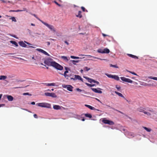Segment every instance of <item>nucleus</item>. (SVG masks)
<instances>
[{
    "label": "nucleus",
    "mask_w": 157,
    "mask_h": 157,
    "mask_svg": "<svg viewBox=\"0 0 157 157\" xmlns=\"http://www.w3.org/2000/svg\"><path fill=\"white\" fill-rule=\"evenodd\" d=\"M71 58L74 59H78L79 58L78 57L74 56H71Z\"/></svg>",
    "instance_id": "obj_45"
},
{
    "label": "nucleus",
    "mask_w": 157,
    "mask_h": 157,
    "mask_svg": "<svg viewBox=\"0 0 157 157\" xmlns=\"http://www.w3.org/2000/svg\"><path fill=\"white\" fill-rule=\"evenodd\" d=\"M126 71H127V72H130V73H131L132 74H133V75H136V74L135 73V72H132V71H129L128 70H127Z\"/></svg>",
    "instance_id": "obj_43"
},
{
    "label": "nucleus",
    "mask_w": 157,
    "mask_h": 157,
    "mask_svg": "<svg viewBox=\"0 0 157 157\" xmlns=\"http://www.w3.org/2000/svg\"><path fill=\"white\" fill-rule=\"evenodd\" d=\"M61 58L66 61H67L69 60V59H67V57L66 56H61Z\"/></svg>",
    "instance_id": "obj_28"
},
{
    "label": "nucleus",
    "mask_w": 157,
    "mask_h": 157,
    "mask_svg": "<svg viewBox=\"0 0 157 157\" xmlns=\"http://www.w3.org/2000/svg\"><path fill=\"white\" fill-rule=\"evenodd\" d=\"M85 117L90 118H91L92 117V115L90 114L86 113L85 114Z\"/></svg>",
    "instance_id": "obj_32"
},
{
    "label": "nucleus",
    "mask_w": 157,
    "mask_h": 157,
    "mask_svg": "<svg viewBox=\"0 0 157 157\" xmlns=\"http://www.w3.org/2000/svg\"><path fill=\"white\" fill-rule=\"evenodd\" d=\"M68 72V70H66L65 72L63 74H62V75H63L65 77H68V75L67 74V73Z\"/></svg>",
    "instance_id": "obj_31"
},
{
    "label": "nucleus",
    "mask_w": 157,
    "mask_h": 157,
    "mask_svg": "<svg viewBox=\"0 0 157 157\" xmlns=\"http://www.w3.org/2000/svg\"><path fill=\"white\" fill-rule=\"evenodd\" d=\"M32 105H34L35 104V102L34 101L32 102L31 103Z\"/></svg>",
    "instance_id": "obj_56"
},
{
    "label": "nucleus",
    "mask_w": 157,
    "mask_h": 157,
    "mask_svg": "<svg viewBox=\"0 0 157 157\" xmlns=\"http://www.w3.org/2000/svg\"><path fill=\"white\" fill-rule=\"evenodd\" d=\"M54 2L56 5H58L60 7L61 6V5L59 4L56 1H54Z\"/></svg>",
    "instance_id": "obj_44"
},
{
    "label": "nucleus",
    "mask_w": 157,
    "mask_h": 157,
    "mask_svg": "<svg viewBox=\"0 0 157 157\" xmlns=\"http://www.w3.org/2000/svg\"><path fill=\"white\" fill-rule=\"evenodd\" d=\"M47 43L48 45H50V43L49 42H47Z\"/></svg>",
    "instance_id": "obj_63"
},
{
    "label": "nucleus",
    "mask_w": 157,
    "mask_h": 157,
    "mask_svg": "<svg viewBox=\"0 0 157 157\" xmlns=\"http://www.w3.org/2000/svg\"><path fill=\"white\" fill-rule=\"evenodd\" d=\"M53 108L55 109L58 110L60 109L61 107L59 105H55L53 106Z\"/></svg>",
    "instance_id": "obj_21"
},
{
    "label": "nucleus",
    "mask_w": 157,
    "mask_h": 157,
    "mask_svg": "<svg viewBox=\"0 0 157 157\" xmlns=\"http://www.w3.org/2000/svg\"><path fill=\"white\" fill-rule=\"evenodd\" d=\"M109 50L107 48H105L103 50V53H108L109 52Z\"/></svg>",
    "instance_id": "obj_24"
},
{
    "label": "nucleus",
    "mask_w": 157,
    "mask_h": 157,
    "mask_svg": "<svg viewBox=\"0 0 157 157\" xmlns=\"http://www.w3.org/2000/svg\"><path fill=\"white\" fill-rule=\"evenodd\" d=\"M36 50L40 52H41L44 54L47 55L48 56H49V55L47 52L46 51H44V50H43L42 49H41L40 48H37L36 49Z\"/></svg>",
    "instance_id": "obj_10"
},
{
    "label": "nucleus",
    "mask_w": 157,
    "mask_h": 157,
    "mask_svg": "<svg viewBox=\"0 0 157 157\" xmlns=\"http://www.w3.org/2000/svg\"><path fill=\"white\" fill-rule=\"evenodd\" d=\"M107 106H108V107H109L110 108L112 109H113L115 111H117V112H119V113H121L123 114V113L122 112H121V111H120L119 110H117V109H114V108H112V107H110L109 105H107Z\"/></svg>",
    "instance_id": "obj_29"
},
{
    "label": "nucleus",
    "mask_w": 157,
    "mask_h": 157,
    "mask_svg": "<svg viewBox=\"0 0 157 157\" xmlns=\"http://www.w3.org/2000/svg\"><path fill=\"white\" fill-rule=\"evenodd\" d=\"M11 36H12V37H13L14 38H17L16 36L15 35H11V34H10V35Z\"/></svg>",
    "instance_id": "obj_54"
},
{
    "label": "nucleus",
    "mask_w": 157,
    "mask_h": 157,
    "mask_svg": "<svg viewBox=\"0 0 157 157\" xmlns=\"http://www.w3.org/2000/svg\"><path fill=\"white\" fill-rule=\"evenodd\" d=\"M36 105L38 106L42 107L50 108L51 105L50 104L46 102L39 103L36 104Z\"/></svg>",
    "instance_id": "obj_2"
},
{
    "label": "nucleus",
    "mask_w": 157,
    "mask_h": 157,
    "mask_svg": "<svg viewBox=\"0 0 157 157\" xmlns=\"http://www.w3.org/2000/svg\"><path fill=\"white\" fill-rule=\"evenodd\" d=\"M26 8H24L22 10H10V12H21L22 11H26Z\"/></svg>",
    "instance_id": "obj_13"
},
{
    "label": "nucleus",
    "mask_w": 157,
    "mask_h": 157,
    "mask_svg": "<svg viewBox=\"0 0 157 157\" xmlns=\"http://www.w3.org/2000/svg\"><path fill=\"white\" fill-rule=\"evenodd\" d=\"M129 135L131 136H133V134L132 132H130L129 133Z\"/></svg>",
    "instance_id": "obj_55"
},
{
    "label": "nucleus",
    "mask_w": 157,
    "mask_h": 157,
    "mask_svg": "<svg viewBox=\"0 0 157 157\" xmlns=\"http://www.w3.org/2000/svg\"><path fill=\"white\" fill-rule=\"evenodd\" d=\"M102 35L104 37H105V36H108V35L105 34L104 33H102Z\"/></svg>",
    "instance_id": "obj_52"
},
{
    "label": "nucleus",
    "mask_w": 157,
    "mask_h": 157,
    "mask_svg": "<svg viewBox=\"0 0 157 157\" xmlns=\"http://www.w3.org/2000/svg\"><path fill=\"white\" fill-rule=\"evenodd\" d=\"M23 95H29V96H31L32 95L31 94H29L28 93H24L23 94Z\"/></svg>",
    "instance_id": "obj_46"
},
{
    "label": "nucleus",
    "mask_w": 157,
    "mask_h": 157,
    "mask_svg": "<svg viewBox=\"0 0 157 157\" xmlns=\"http://www.w3.org/2000/svg\"><path fill=\"white\" fill-rule=\"evenodd\" d=\"M7 78V76L4 75H1L0 76V80H5Z\"/></svg>",
    "instance_id": "obj_25"
},
{
    "label": "nucleus",
    "mask_w": 157,
    "mask_h": 157,
    "mask_svg": "<svg viewBox=\"0 0 157 157\" xmlns=\"http://www.w3.org/2000/svg\"><path fill=\"white\" fill-rule=\"evenodd\" d=\"M81 13V11H79L78 12V14L76 15V17L80 18H81L82 17V16Z\"/></svg>",
    "instance_id": "obj_17"
},
{
    "label": "nucleus",
    "mask_w": 157,
    "mask_h": 157,
    "mask_svg": "<svg viewBox=\"0 0 157 157\" xmlns=\"http://www.w3.org/2000/svg\"><path fill=\"white\" fill-rule=\"evenodd\" d=\"M105 75H106L107 77H108L109 78H112V77H113V75H110V74H109L107 73H105Z\"/></svg>",
    "instance_id": "obj_34"
},
{
    "label": "nucleus",
    "mask_w": 157,
    "mask_h": 157,
    "mask_svg": "<svg viewBox=\"0 0 157 157\" xmlns=\"http://www.w3.org/2000/svg\"><path fill=\"white\" fill-rule=\"evenodd\" d=\"M41 22L50 29H55L54 26L52 25H49L42 21H41Z\"/></svg>",
    "instance_id": "obj_7"
},
{
    "label": "nucleus",
    "mask_w": 157,
    "mask_h": 157,
    "mask_svg": "<svg viewBox=\"0 0 157 157\" xmlns=\"http://www.w3.org/2000/svg\"><path fill=\"white\" fill-rule=\"evenodd\" d=\"M86 84L87 86H88L90 87L94 86H95V84H89V83H86Z\"/></svg>",
    "instance_id": "obj_36"
},
{
    "label": "nucleus",
    "mask_w": 157,
    "mask_h": 157,
    "mask_svg": "<svg viewBox=\"0 0 157 157\" xmlns=\"http://www.w3.org/2000/svg\"><path fill=\"white\" fill-rule=\"evenodd\" d=\"M116 88L118 90H119L121 88V87L119 86V87H118L116 85Z\"/></svg>",
    "instance_id": "obj_50"
},
{
    "label": "nucleus",
    "mask_w": 157,
    "mask_h": 157,
    "mask_svg": "<svg viewBox=\"0 0 157 157\" xmlns=\"http://www.w3.org/2000/svg\"><path fill=\"white\" fill-rule=\"evenodd\" d=\"M86 33H79V34H82V35H84V34H85Z\"/></svg>",
    "instance_id": "obj_64"
},
{
    "label": "nucleus",
    "mask_w": 157,
    "mask_h": 157,
    "mask_svg": "<svg viewBox=\"0 0 157 157\" xmlns=\"http://www.w3.org/2000/svg\"><path fill=\"white\" fill-rule=\"evenodd\" d=\"M53 67L56 69L60 71L62 70L63 69V66L56 62L55 63Z\"/></svg>",
    "instance_id": "obj_3"
},
{
    "label": "nucleus",
    "mask_w": 157,
    "mask_h": 157,
    "mask_svg": "<svg viewBox=\"0 0 157 157\" xmlns=\"http://www.w3.org/2000/svg\"><path fill=\"white\" fill-rule=\"evenodd\" d=\"M112 78H113L117 81H118L120 79L119 77L118 76L116 75H113Z\"/></svg>",
    "instance_id": "obj_23"
},
{
    "label": "nucleus",
    "mask_w": 157,
    "mask_h": 157,
    "mask_svg": "<svg viewBox=\"0 0 157 157\" xmlns=\"http://www.w3.org/2000/svg\"><path fill=\"white\" fill-rule=\"evenodd\" d=\"M33 116L36 118H38L36 114H34Z\"/></svg>",
    "instance_id": "obj_51"
},
{
    "label": "nucleus",
    "mask_w": 157,
    "mask_h": 157,
    "mask_svg": "<svg viewBox=\"0 0 157 157\" xmlns=\"http://www.w3.org/2000/svg\"><path fill=\"white\" fill-rule=\"evenodd\" d=\"M110 67H115V68H118V67L117 66V65H113V64H111L110 65Z\"/></svg>",
    "instance_id": "obj_39"
},
{
    "label": "nucleus",
    "mask_w": 157,
    "mask_h": 157,
    "mask_svg": "<svg viewBox=\"0 0 157 157\" xmlns=\"http://www.w3.org/2000/svg\"><path fill=\"white\" fill-rule=\"evenodd\" d=\"M43 84L47 86H56V84L54 83H43Z\"/></svg>",
    "instance_id": "obj_16"
},
{
    "label": "nucleus",
    "mask_w": 157,
    "mask_h": 157,
    "mask_svg": "<svg viewBox=\"0 0 157 157\" xmlns=\"http://www.w3.org/2000/svg\"><path fill=\"white\" fill-rule=\"evenodd\" d=\"M0 1H2V2L3 3H5L6 2H5L4 0H0Z\"/></svg>",
    "instance_id": "obj_58"
},
{
    "label": "nucleus",
    "mask_w": 157,
    "mask_h": 157,
    "mask_svg": "<svg viewBox=\"0 0 157 157\" xmlns=\"http://www.w3.org/2000/svg\"><path fill=\"white\" fill-rule=\"evenodd\" d=\"M25 42L26 44H29V45H30V44H30L29 43V42H26V41H25Z\"/></svg>",
    "instance_id": "obj_62"
},
{
    "label": "nucleus",
    "mask_w": 157,
    "mask_h": 157,
    "mask_svg": "<svg viewBox=\"0 0 157 157\" xmlns=\"http://www.w3.org/2000/svg\"><path fill=\"white\" fill-rule=\"evenodd\" d=\"M90 69V68H88L87 67H86L84 68V70L86 71H88Z\"/></svg>",
    "instance_id": "obj_38"
},
{
    "label": "nucleus",
    "mask_w": 157,
    "mask_h": 157,
    "mask_svg": "<svg viewBox=\"0 0 157 157\" xmlns=\"http://www.w3.org/2000/svg\"><path fill=\"white\" fill-rule=\"evenodd\" d=\"M151 130V129L148 128V132H150Z\"/></svg>",
    "instance_id": "obj_59"
},
{
    "label": "nucleus",
    "mask_w": 157,
    "mask_h": 157,
    "mask_svg": "<svg viewBox=\"0 0 157 157\" xmlns=\"http://www.w3.org/2000/svg\"><path fill=\"white\" fill-rule=\"evenodd\" d=\"M149 78H151L154 80H155L157 81V77H152L151 76H149L148 77Z\"/></svg>",
    "instance_id": "obj_42"
},
{
    "label": "nucleus",
    "mask_w": 157,
    "mask_h": 157,
    "mask_svg": "<svg viewBox=\"0 0 157 157\" xmlns=\"http://www.w3.org/2000/svg\"><path fill=\"white\" fill-rule=\"evenodd\" d=\"M91 89L94 92L96 93H98L99 94H101L102 93V91L100 90H102V89H101L99 88H91Z\"/></svg>",
    "instance_id": "obj_8"
},
{
    "label": "nucleus",
    "mask_w": 157,
    "mask_h": 157,
    "mask_svg": "<svg viewBox=\"0 0 157 157\" xmlns=\"http://www.w3.org/2000/svg\"><path fill=\"white\" fill-rule=\"evenodd\" d=\"M19 44L23 47H26L27 45L22 41H20L18 43Z\"/></svg>",
    "instance_id": "obj_15"
},
{
    "label": "nucleus",
    "mask_w": 157,
    "mask_h": 157,
    "mask_svg": "<svg viewBox=\"0 0 157 157\" xmlns=\"http://www.w3.org/2000/svg\"><path fill=\"white\" fill-rule=\"evenodd\" d=\"M127 55L128 56L135 59H138V57H137V56L131 54H128Z\"/></svg>",
    "instance_id": "obj_18"
},
{
    "label": "nucleus",
    "mask_w": 157,
    "mask_h": 157,
    "mask_svg": "<svg viewBox=\"0 0 157 157\" xmlns=\"http://www.w3.org/2000/svg\"><path fill=\"white\" fill-rule=\"evenodd\" d=\"M85 106L87 107L88 108H89L90 109H91V110H96V109L90 105H85Z\"/></svg>",
    "instance_id": "obj_20"
},
{
    "label": "nucleus",
    "mask_w": 157,
    "mask_h": 157,
    "mask_svg": "<svg viewBox=\"0 0 157 157\" xmlns=\"http://www.w3.org/2000/svg\"><path fill=\"white\" fill-rule=\"evenodd\" d=\"M117 95L119 96V97H121L122 98H124V99H125V100H126V101L128 102V101L125 98V97L121 93H119L118 92H117V91H115L114 92Z\"/></svg>",
    "instance_id": "obj_11"
},
{
    "label": "nucleus",
    "mask_w": 157,
    "mask_h": 157,
    "mask_svg": "<svg viewBox=\"0 0 157 157\" xmlns=\"http://www.w3.org/2000/svg\"><path fill=\"white\" fill-rule=\"evenodd\" d=\"M98 52L101 53H103V50H102V49H99L98 50H97Z\"/></svg>",
    "instance_id": "obj_35"
},
{
    "label": "nucleus",
    "mask_w": 157,
    "mask_h": 157,
    "mask_svg": "<svg viewBox=\"0 0 157 157\" xmlns=\"http://www.w3.org/2000/svg\"><path fill=\"white\" fill-rule=\"evenodd\" d=\"M109 121V120H106L105 118H104L102 120V121L104 124H107Z\"/></svg>",
    "instance_id": "obj_27"
},
{
    "label": "nucleus",
    "mask_w": 157,
    "mask_h": 157,
    "mask_svg": "<svg viewBox=\"0 0 157 157\" xmlns=\"http://www.w3.org/2000/svg\"><path fill=\"white\" fill-rule=\"evenodd\" d=\"M148 82H149V83L148 84V85H153L154 84V83L155 82L152 80H150Z\"/></svg>",
    "instance_id": "obj_30"
},
{
    "label": "nucleus",
    "mask_w": 157,
    "mask_h": 157,
    "mask_svg": "<svg viewBox=\"0 0 157 157\" xmlns=\"http://www.w3.org/2000/svg\"><path fill=\"white\" fill-rule=\"evenodd\" d=\"M33 15L41 22V20H40L38 17H37L36 15H35V14H33Z\"/></svg>",
    "instance_id": "obj_47"
},
{
    "label": "nucleus",
    "mask_w": 157,
    "mask_h": 157,
    "mask_svg": "<svg viewBox=\"0 0 157 157\" xmlns=\"http://www.w3.org/2000/svg\"><path fill=\"white\" fill-rule=\"evenodd\" d=\"M62 86L63 88H67V90L70 91H73V87L71 85H65L63 84L62 85Z\"/></svg>",
    "instance_id": "obj_4"
},
{
    "label": "nucleus",
    "mask_w": 157,
    "mask_h": 157,
    "mask_svg": "<svg viewBox=\"0 0 157 157\" xmlns=\"http://www.w3.org/2000/svg\"><path fill=\"white\" fill-rule=\"evenodd\" d=\"M44 95L47 96L51 97L53 98H56L57 97V96L56 94L54 93H45Z\"/></svg>",
    "instance_id": "obj_5"
},
{
    "label": "nucleus",
    "mask_w": 157,
    "mask_h": 157,
    "mask_svg": "<svg viewBox=\"0 0 157 157\" xmlns=\"http://www.w3.org/2000/svg\"><path fill=\"white\" fill-rule=\"evenodd\" d=\"M71 62L74 64L76 65V63L78 62V60H71Z\"/></svg>",
    "instance_id": "obj_37"
},
{
    "label": "nucleus",
    "mask_w": 157,
    "mask_h": 157,
    "mask_svg": "<svg viewBox=\"0 0 157 157\" xmlns=\"http://www.w3.org/2000/svg\"><path fill=\"white\" fill-rule=\"evenodd\" d=\"M10 42L12 44L15 45L16 47H17L18 46L17 43L15 41L11 40L10 41Z\"/></svg>",
    "instance_id": "obj_26"
},
{
    "label": "nucleus",
    "mask_w": 157,
    "mask_h": 157,
    "mask_svg": "<svg viewBox=\"0 0 157 157\" xmlns=\"http://www.w3.org/2000/svg\"><path fill=\"white\" fill-rule=\"evenodd\" d=\"M25 42L26 44H29V45H30V44H30L29 43V42H26V41H25Z\"/></svg>",
    "instance_id": "obj_61"
},
{
    "label": "nucleus",
    "mask_w": 157,
    "mask_h": 157,
    "mask_svg": "<svg viewBox=\"0 0 157 157\" xmlns=\"http://www.w3.org/2000/svg\"><path fill=\"white\" fill-rule=\"evenodd\" d=\"M121 79L122 80L125 82H126L130 83H132L133 82V81L131 80L130 79L126 78L124 77H121Z\"/></svg>",
    "instance_id": "obj_6"
},
{
    "label": "nucleus",
    "mask_w": 157,
    "mask_h": 157,
    "mask_svg": "<svg viewBox=\"0 0 157 157\" xmlns=\"http://www.w3.org/2000/svg\"><path fill=\"white\" fill-rule=\"evenodd\" d=\"M10 19H11L12 21H13L14 22H16L17 20L14 17H11Z\"/></svg>",
    "instance_id": "obj_40"
},
{
    "label": "nucleus",
    "mask_w": 157,
    "mask_h": 157,
    "mask_svg": "<svg viewBox=\"0 0 157 157\" xmlns=\"http://www.w3.org/2000/svg\"><path fill=\"white\" fill-rule=\"evenodd\" d=\"M107 124L110 125H113L114 124V123L113 121L109 120Z\"/></svg>",
    "instance_id": "obj_33"
},
{
    "label": "nucleus",
    "mask_w": 157,
    "mask_h": 157,
    "mask_svg": "<svg viewBox=\"0 0 157 157\" xmlns=\"http://www.w3.org/2000/svg\"><path fill=\"white\" fill-rule=\"evenodd\" d=\"M149 78H151L154 80H155L157 81V77H152L151 76H149L148 77Z\"/></svg>",
    "instance_id": "obj_41"
},
{
    "label": "nucleus",
    "mask_w": 157,
    "mask_h": 157,
    "mask_svg": "<svg viewBox=\"0 0 157 157\" xmlns=\"http://www.w3.org/2000/svg\"><path fill=\"white\" fill-rule=\"evenodd\" d=\"M4 105H5L4 104H0V107H1L2 106H4Z\"/></svg>",
    "instance_id": "obj_60"
},
{
    "label": "nucleus",
    "mask_w": 157,
    "mask_h": 157,
    "mask_svg": "<svg viewBox=\"0 0 157 157\" xmlns=\"http://www.w3.org/2000/svg\"><path fill=\"white\" fill-rule=\"evenodd\" d=\"M90 56L91 57H93V58H94V59H100V60H106L105 59H101V58H99L97 57H94V56H90V55H79V56Z\"/></svg>",
    "instance_id": "obj_14"
},
{
    "label": "nucleus",
    "mask_w": 157,
    "mask_h": 157,
    "mask_svg": "<svg viewBox=\"0 0 157 157\" xmlns=\"http://www.w3.org/2000/svg\"><path fill=\"white\" fill-rule=\"evenodd\" d=\"M44 62L45 64L48 66L53 67L55 62L52 59L49 58L46 59Z\"/></svg>",
    "instance_id": "obj_1"
},
{
    "label": "nucleus",
    "mask_w": 157,
    "mask_h": 157,
    "mask_svg": "<svg viewBox=\"0 0 157 157\" xmlns=\"http://www.w3.org/2000/svg\"><path fill=\"white\" fill-rule=\"evenodd\" d=\"M65 68L66 70H70V69H69V68L67 67H65Z\"/></svg>",
    "instance_id": "obj_53"
},
{
    "label": "nucleus",
    "mask_w": 157,
    "mask_h": 157,
    "mask_svg": "<svg viewBox=\"0 0 157 157\" xmlns=\"http://www.w3.org/2000/svg\"><path fill=\"white\" fill-rule=\"evenodd\" d=\"M74 79H75V80H76L77 79L81 81L82 82H83L82 78L80 76L78 75H75Z\"/></svg>",
    "instance_id": "obj_12"
},
{
    "label": "nucleus",
    "mask_w": 157,
    "mask_h": 157,
    "mask_svg": "<svg viewBox=\"0 0 157 157\" xmlns=\"http://www.w3.org/2000/svg\"><path fill=\"white\" fill-rule=\"evenodd\" d=\"M76 90L77 91H79L80 92H81L82 91V90L80 89H79V88H77L76 89Z\"/></svg>",
    "instance_id": "obj_48"
},
{
    "label": "nucleus",
    "mask_w": 157,
    "mask_h": 157,
    "mask_svg": "<svg viewBox=\"0 0 157 157\" xmlns=\"http://www.w3.org/2000/svg\"><path fill=\"white\" fill-rule=\"evenodd\" d=\"M154 111L152 109L148 110V116L149 115H151L153 114Z\"/></svg>",
    "instance_id": "obj_22"
},
{
    "label": "nucleus",
    "mask_w": 157,
    "mask_h": 157,
    "mask_svg": "<svg viewBox=\"0 0 157 157\" xmlns=\"http://www.w3.org/2000/svg\"><path fill=\"white\" fill-rule=\"evenodd\" d=\"M7 98L9 101H12L13 100V97L11 96L7 95Z\"/></svg>",
    "instance_id": "obj_19"
},
{
    "label": "nucleus",
    "mask_w": 157,
    "mask_h": 157,
    "mask_svg": "<svg viewBox=\"0 0 157 157\" xmlns=\"http://www.w3.org/2000/svg\"><path fill=\"white\" fill-rule=\"evenodd\" d=\"M86 78L88 79V82H89L90 83H92V82L95 83L97 84L98 85L99 84V83L98 82L95 81L93 79L89 78L87 77Z\"/></svg>",
    "instance_id": "obj_9"
},
{
    "label": "nucleus",
    "mask_w": 157,
    "mask_h": 157,
    "mask_svg": "<svg viewBox=\"0 0 157 157\" xmlns=\"http://www.w3.org/2000/svg\"><path fill=\"white\" fill-rule=\"evenodd\" d=\"M65 43L67 44V45H69V43L67 41H65Z\"/></svg>",
    "instance_id": "obj_57"
},
{
    "label": "nucleus",
    "mask_w": 157,
    "mask_h": 157,
    "mask_svg": "<svg viewBox=\"0 0 157 157\" xmlns=\"http://www.w3.org/2000/svg\"><path fill=\"white\" fill-rule=\"evenodd\" d=\"M81 9L83 12H85V8L83 6L81 7Z\"/></svg>",
    "instance_id": "obj_49"
}]
</instances>
